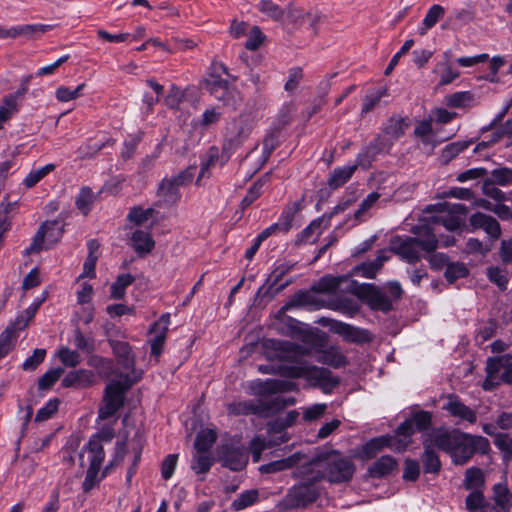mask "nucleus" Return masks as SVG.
Wrapping results in <instances>:
<instances>
[{
  "instance_id": "obj_1",
  "label": "nucleus",
  "mask_w": 512,
  "mask_h": 512,
  "mask_svg": "<svg viewBox=\"0 0 512 512\" xmlns=\"http://www.w3.org/2000/svg\"><path fill=\"white\" fill-rule=\"evenodd\" d=\"M305 473L315 475L314 478L328 480L330 483H343L352 479L355 465L349 457L335 449L323 448L312 460L304 464Z\"/></svg>"
},
{
  "instance_id": "obj_2",
  "label": "nucleus",
  "mask_w": 512,
  "mask_h": 512,
  "mask_svg": "<svg viewBox=\"0 0 512 512\" xmlns=\"http://www.w3.org/2000/svg\"><path fill=\"white\" fill-rule=\"evenodd\" d=\"M305 472L304 465L294 472V476L300 480V483L293 486L286 497L288 505L292 508L306 507L320 496L321 490L316 485L320 480L314 478L315 475Z\"/></svg>"
},
{
  "instance_id": "obj_3",
  "label": "nucleus",
  "mask_w": 512,
  "mask_h": 512,
  "mask_svg": "<svg viewBox=\"0 0 512 512\" xmlns=\"http://www.w3.org/2000/svg\"><path fill=\"white\" fill-rule=\"evenodd\" d=\"M295 399L293 397L276 396L269 401L258 400L254 401H241L231 403L228 406V411L233 415H258L260 417H270L285 407L293 405Z\"/></svg>"
},
{
  "instance_id": "obj_4",
  "label": "nucleus",
  "mask_w": 512,
  "mask_h": 512,
  "mask_svg": "<svg viewBox=\"0 0 512 512\" xmlns=\"http://www.w3.org/2000/svg\"><path fill=\"white\" fill-rule=\"evenodd\" d=\"M219 70L228 75V69L224 64H214L212 71L201 82V85L203 89L224 105L235 106L237 104V90L230 86L228 80L221 77L218 73Z\"/></svg>"
},
{
  "instance_id": "obj_5",
  "label": "nucleus",
  "mask_w": 512,
  "mask_h": 512,
  "mask_svg": "<svg viewBox=\"0 0 512 512\" xmlns=\"http://www.w3.org/2000/svg\"><path fill=\"white\" fill-rule=\"evenodd\" d=\"M135 383L129 374L120 375L119 380L111 381L105 388L104 404L99 410L101 419L112 417L124 403L125 392Z\"/></svg>"
},
{
  "instance_id": "obj_6",
  "label": "nucleus",
  "mask_w": 512,
  "mask_h": 512,
  "mask_svg": "<svg viewBox=\"0 0 512 512\" xmlns=\"http://www.w3.org/2000/svg\"><path fill=\"white\" fill-rule=\"evenodd\" d=\"M195 172L196 166H189L177 175L163 178L157 189L159 202L166 205L176 204L181 198L180 188L192 182Z\"/></svg>"
},
{
  "instance_id": "obj_7",
  "label": "nucleus",
  "mask_w": 512,
  "mask_h": 512,
  "mask_svg": "<svg viewBox=\"0 0 512 512\" xmlns=\"http://www.w3.org/2000/svg\"><path fill=\"white\" fill-rule=\"evenodd\" d=\"M349 291L365 301L372 310L388 312L392 309L390 298L374 284H359L356 281H352Z\"/></svg>"
},
{
  "instance_id": "obj_8",
  "label": "nucleus",
  "mask_w": 512,
  "mask_h": 512,
  "mask_svg": "<svg viewBox=\"0 0 512 512\" xmlns=\"http://www.w3.org/2000/svg\"><path fill=\"white\" fill-rule=\"evenodd\" d=\"M489 449L490 443L487 438L463 433V438L458 441L451 458L454 464L464 465L476 452L485 454Z\"/></svg>"
},
{
  "instance_id": "obj_9",
  "label": "nucleus",
  "mask_w": 512,
  "mask_h": 512,
  "mask_svg": "<svg viewBox=\"0 0 512 512\" xmlns=\"http://www.w3.org/2000/svg\"><path fill=\"white\" fill-rule=\"evenodd\" d=\"M320 323L328 326L331 332L341 336L349 343L361 345L370 343L374 339V336L369 330L355 327L339 320L324 317L320 320Z\"/></svg>"
},
{
  "instance_id": "obj_10",
  "label": "nucleus",
  "mask_w": 512,
  "mask_h": 512,
  "mask_svg": "<svg viewBox=\"0 0 512 512\" xmlns=\"http://www.w3.org/2000/svg\"><path fill=\"white\" fill-rule=\"evenodd\" d=\"M410 443L411 440H401L396 433L395 435H382L365 443L361 448L360 455L363 459H372L385 447L395 451H404Z\"/></svg>"
},
{
  "instance_id": "obj_11",
  "label": "nucleus",
  "mask_w": 512,
  "mask_h": 512,
  "mask_svg": "<svg viewBox=\"0 0 512 512\" xmlns=\"http://www.w3.org/2000/svg\"><path fill=\"white\" fill-rule=\"evenodd\" d=\"M434 210L437 211L439 215L433 216L431 218L432 222L443 225L449 231H454L461 225V219L458 214H464L466 207L462 204H455L451 207L448 203H440L428 207L426 211L431 212Z\"/></svg>"
},
{
  "instance_id": "obj_12",
  "label": "nucleus",
  "mask_w": 512,
  "mask_h": 512,
  "mask_svg": "<svg viewBox=\"0 0 512 512\" xmlns=\"http://www.w3.org/2000/svg\"><path fill=\"white\" fill-rule=\"evenodd\" d=\"M432 424V413L429 411H416L409 419L402 422L396 429V434L401 440H410L415 431L423 432Z\"/></svg>"
},
{
  "instance_id": "obj_13",
  "label": "nucleus",
  "mask_w": 512,
  "mask_h": 512,
  "mask_svg": "<svg viewBox=\"0 0 512 512\" xmlns=\"http://www.w3.org/2000/svg\"><path fill=\"white\" fill-rule=\"evenodd\" d=\"M390 250L409 264H415L421 259V249L416 239L410 236H395L392 238Z\"/></svg>"
},
{
  "instance_id": "obj_14",
  "label": "nucleus",
  "mask_w": 512,
  "mask_h": 512,
  "mask_svg": "<svg viewBox=\"0 0 512 512\" xmlns=\"http://www.w3.org/2000/svg\"><path fill=\"white\" fill-rule=\"evenodd\" d=\"M301 208L302 206L300 201H296L287 205L283 210L278 222L267 227L258 235L259 240L264 241L271 235L279 232L287 233L292 228L295 215L301 210Z\"/></svg>"
},
{
  "instance_id": "obj_15",
  "label": "nucleus",
  "mask_w": 512,
  "mask_h": 512,
  "mask_svg": "<svg viewBox=\"0 0 512 512\" xmlns=\"http://www.w3.org/2000/svg\"><path fill=\"white\" fill-rule=\"evenodd\" d=\"M304 379H306L311 386L319 387L324 392L331 391L340 383L339 378L334 377L329 369L309 365L306 367Z\"/></svg>"
},
{
  "instance_id": "obj_16",
  "label": "nucleus",
  "mask_w": 512,
  "mask_h": 512,
  "mask_svg": "<svg viewBox=\"0 0 512 512\" xmlns=\"http://www.w3.org/2000/svg\"><path fill=\"white\" fill-rule=\"evenodd\" d=\"M170 324V315L163 314L150 328V334L153 337L149 340L151 345V355L158 358L164 347V343L168 333V326Z\"/></svg>"
},
{
  "instance_id": "obj_17",
  "label": "nucleus",
  "mask_w": 512,
  "mask_h": 512,
  "mask_svg": "<svg viewBox=\"0 0 512 512\" xmlns=\"http://www.w3.org/2000/svg\"><path fill=\"white\" fill-rule=\"evenodd\" d=\"M223 465L233 471H241L248 463V457L242 448L223 445L220 451Z\"/></svg>"
},
{
  "instance_id": "obj_18",
  "label": "nucleus",
  "mask_w": 512,
  "mask_h": 512,
  "mask_svg": "<svg viewBox=\"0 0 512 512\" xmlns=\"http://www.w3.org/2000/svg\"><path fill=\"white\" fill-rule=\"evenodd\" d=\"M394 142L391 141L383 132L379 134L363 151L358 154V164H365L375 158L376 155L381 153H388L392 148Z\"/></svg>"
},
{
  "instance_id": "obj_19",
  "label": "nucleus",
  "mask_w": 512,
  "mask_h": 512,
  "mask_svg": "<svg viewBox=\"0 0 512 512\" xmlns=\"http://www.w3.org/2000/svg\"><path fill=\"white\" fill-rule=\"evenodd\" d=\"M463 438V432L453 429H439L437 430L431 439H428L433 443L434 447L448 453L450 456L455 450L458 441Z\"/></svg>"
},
{
  "instance_id": "obj_20",
  "label": "nucleus",
  "mask_w": 512,
  "mask_h": 512,
  "mask_svg": "<svg viewBox=\"0 0 512 512\" xmlns=\"http://www.w3.org/2000/svg\"><path fill=\"white\" fill-rule=\"evenodd\" d=\"M113 434L111 432H101L100 435L93 437L90 439L85 453L87 454V459L89 460V467L99 469L102 466V462L105 458V452L103 446L101 444L100 438L111 441Z\"/></svg>"
},
{
  "instance_id": "obj_21",
  "label": "nucleus",
  "mask_w": 512,
  "mask_h": 512,
  "mask_svg": "<svg viewBox=\"0 0 512 512\" xmlns=\"http://www.w3.org/2000/svg\"><path fill=\"white\" fill-rule=\"evenodd\" d=\"M469 223L474 230L482 229L488 236L496 240L501 235V227L498 221L487 214L477 212L470 216Z\"/></svg>"
},
{
  "instance_id": "obj_22",
  "label": "nucleus",
  "mask_w": 512,
  "mask_h": 512,
  "mask_svg": "<svg viewBox=\"0 0 512 512\" xmlns=\"http://www.w3.org/2000/svg\"><path fill=\"white\" fill-rule=\"evenodd\" d=\"M443 409L446 410L451 416L461 420H466L471 424H474L477 421L476 412L461 402L456 395L450 394L448 396V401L443 406Z\"/></svg>"
},
{
  "instance_id": "obj_23",
  "label": "nucleus",
  "mask_w": 512,
  "mask_h": 512,
  "mask_svg": "<svg viewBox=\"0 0 512 512\" xmlns=\"http://www.w3.org/2000/svg\"><path fill=\"white\" fill-rule=\"evenodd\" d=\"M412 233L417 241L419 248L427 253H433L438 247V239L433 229L428 225L415 226Z\"/></svg>"
},
{
  "instance_id": "obj_24",
  "label": "nucleus",
  "mask_w": 512,
  "mask_h": 512,
  "mask_svg": "<svg viewBox=\"0 0 512 512\" xmlns=\"http://www.w3.org/2000/svg\"><path fill=\"white\" fill-rule=\"evenodd\" d=\"M410 127L409 117H402L399 115L391 116L386 124L384 125L382 132L388 136V138L395 142L400 139Z\"/></svg>"
},
{
  "instance_id": "obj_25",
  "label": "nucleus",
  "mask_w": 512,
  "mask_h": 512,
  "mask_svg": "<svg viewBox=\"0 0 512 512\" xmlns=\"http://www.w3.org/2000/svg\"><path fill=\"white\" fill-rule=\"evenodd\" d=\"M130 245L138 256H145L154 249L155 241L147 231L136 230L130 238Z\"/></svg>"
},
{
  "instance_id": "obj_26",
  "label": "nucleus",
  "mask_w": 512,
  "mask_h": 512,
  "mask_svg": "<svg viewBox=\"0 0 512 512\" xmlns=\"http://www.w3.org/2000/svg\"><path fill=\"white\" fill-rule=\"evenodd\" d=\"M109 344L119 363L127 370L133 369L135 365V356L132 347L128 342L119 340H109Z\"/></svg>"
},
{
  "instance_id": "obj_27",
  "label": "nucleus",
  "mask_w": 512,
  "mask_h": 512,
  "mask_svg": "<svg viewBox=\"0 0 512 512\" xmlns=\"http://www.w3.org/2000/svg\"><path fill=\"white\" fill-rule=\"evenodd\" d=\"M250 128L242 117L232 121L227 127V140L229 148L238 146L249 135Z\"/></svg>"
},
{
  "instance_id": "obj_28",
  "label": "nucleus",
  "mask_w": 512,
  "mask_h": 512,
  "mask_svg": "<svg viewBox=\"0 0 512 512\" xmlns=\"http://www.w3.org/2000/svg\"><path fill=\"white\" fill-rule=\"evenodd\" d=\"M39 229H44L46 248H51L62 239L64 232V220L59 217L55 220L45 221Z\"/></svg>"
},
{
  "instance_id": "obj_29",
  "label": "nucleus",
  "mask_w": 512,
  "mask_h": 512,
  "mask_svg": "<svg viewBox=\"0 0 512 512\" xmlns=\"http://www.w3.org/2000/svg\"><path fill=\"white\" fill-rule=\"evenodd\" d=\"M397 466L398 463L394 457L384 455L369 466L368 473L373 478H382L396 471Z\"/></svg>"
},
{
  "instance_id": "obj_30",
  "label": "nucleus",
  "mask_w": 512,
  "mask_h": 512,
  "mask_svg": "<svg viewBox=\"0 0 512 512\" xmlns=\"http://www.w3.org/2000/svg\"><path fill=\"white\" fill-rule=\"evenodd\" d=\"M360 164L356 161L354 165L335 168L329 175L327 185L335 190L347 183L356 172Z\"/></svg>"
},
{
  "instance_id": "obj_31",
  "label": "nucleus",
  "mask_w": 512,
  "mask_h": 512,
  "mask_svg": "<svg viewBox=\"0 0 512 512\" xmlns=\"http://www.w3.org/2000/svg\"><path fill=\"white\" fill-rule=\"evenodd\" d=\"M301 459L302 454L297 452L290 455L287 458H283L280 460L272 461L268 464L261 465L259 467V471L262 474H274L277 472L285 471L297 465Z\"/></svg>"
},
{
  "instance_id": "obj_32",
  "label": "nucleus",
  "mask_w": 512,
  "mask_h": 512,
  "mask_svg": "<svg viewBox=\"0 0 512 512\" xmlns=\"http://www.w3.org/2000/svg\"><path fill=\"white\" fill-rule=\"evenodd\" d=\"M347 280V276L325 275L311 286V291L315 293L331 294L336 292L340 285Z\"/></svg>"
},
{
  "instance_id": "obj_33",
  "label": "nucleus",
  "mask_w": 512,
  "mask_h": 512,
  "mask_svg": "<svg viewBox=\"0 0 512 512\" xmlns=\"http://www.w3.org/2000/svg\"><path fill=\"white\" fill-rule=\"evenodd\" d=\"M424 452L422 455V462L425 473L438 474L441 470V461L438 454L435 451V447L432 442L425 440Z\"/></svg>"
},
{
  "instance_id": "obj_34",
  "label": "nucleus",
  "mask_w": 512,
  "mask_h": 512,
  "mask_svg": "<svg viewBox=\"0 0 512 512\" xmlns=\"http://www.w3.org/2000/svg\"><path fill=\"white\" fill-rule=\"evenodd\" d=\"M311 292L312 291L300 290L295 293L291 299L281 308L280 313H284L296 307H317L318 300Z\"/></svg>"
},
{
  "instance_id": "obj_35",
  "label": "nucleus",
  "mask_w": 512,
  "mask_h": 512,
  "mask_svg": "<svg viewBox=\"0 0 512 512\" xmlns=\"http://www.w3.org/2000/svg\"><path fill=\"white\" fill-rule=\"evenodd\" d=\"M388 96L387 87H378L370 90L362 99L361 114H367L373 111L379 104L383 97Z\"/></svg>"
},
{
  "instance_id": "obj_36",
  "label": "nucleus",
  "mask_w": 512,
  "mask_h": 512,
  "mask_svg": "<svg viewBox=\"0 0 512 512\" xmlns=\"http://www.w3.org/2000/svg\"><path fill=\"white\" fill-rule=\"evenodd\" d=\"M213 463L214 458L210 451L195 450L192 457L191 469L197 474H205L210 470Z\"/></svg>"
},
{
  "instance_id": "obj_37",
  "label": "nucleus",
  "mask_w": 512,
  "mask_h": 512,
  "mask_svg": "<svg viewBox=\"0 0 512 512\" xmlns=\"http://www.w3.org/2000/svg\"><path fill=\"white\" fill-rule=\"evenodd\" d=\"M512 494L506 484H496L493 487V499L499 510L509 512Z\"/></svg>"
},
{
  "instance_id": "obj_38",
  "label": "nucleus",
  "mask_w": 512,
  "mask_h": 512,
  "mask_svg": "<svg viewBox=\"0 0 512 512\" xmlns=\"http://www.w3.org/2000/svg\"><path fill=\"white\" fill-rule=\"evenodd\" d=\"M277 349L283 353V358L292 362H298L299 358L308 353L305 347L289 341L278 342Z\"/></svg>"
},
{
  "instance_id": "obj_39",
  "label": "nucleus",
  "mask_w": 512,
  "mask_h": 512,
  "mask_svg": "<svg viewBox=\"0 0 512 512\" xmlns=\"http://www.w3.org/2000/svg\"><path fill=\"white\" fill-rule=\"evenodd\" d=\"M445 14V8L439 4L432 5L427 11L423 19V27L420 28L419 34L424 36L427 30L433 28L436 23L443 18Z\"/></svg>"
},
{
  "instance_id": "obj_40",
  "label": "nucleus",
  "mask_w": 512,
  "mask_h": 512,
  "mask_svg": "<svg viewBox=\"0 0 512 512\" xmlns=\"http://www.w3.org/2000/svg\"><path fill=\"white\" fill-rule=\"evenodd\" d=\"M134 281L135 277L130 273L118 275L116 281L111 285V298L115 300L122 299L125 296L126 288L133 284Z\"/></svg>"
},
{
  "instance_id": "obj_41",
  "label": "nucleus",
  "mask_w": 512,
  "mask_h": 512,
  "mask_svg": "<svg viewBox=\"0 0 512 512\" xmlns=\"http://www.w3.org/2000/svg\"><path fill=\"white\" fill-rule=\"evenodd\" d=\"M96 199L95 194L89 187H82L75 199L77 209L84 215H88Z\"/></svg>"
},
{
  "instance_id": "obj_42",
  "label": "nucleus",
  "mask_w": 512,
  "mask_h": 512,
  "mask_svg": "<svg viewBox=\"0 0 512 512\" xmlns=\"http://www.w3.org/2000/svg\"><path fill=\"white\" fill-rule=\"evenodd\" d=\"M93 381V374L85 369L74 370L66 374V387L67 386H87Z\"/></svg>"
},
{
  "instance_id": "obj_43",
  "label": "nucleus",
  "mask_w": 512,
  "mask_h": 512,
  "mask_svg": "<svg viewBox=\"0 0 512 512\" xmlns=\"http://www.w3.org/2000/svg\"><path fill=\"white\" fill-rule=\"evenodd\" d=\"M319 361L334 368H339L347 363V358L337 348L330 347L323 351Z\"/></svg>"
},
{
  "instance_id": "obj_44",
  "label": "nucleus",
  "mask_w": 512,
  "mask_h": 512,
  "mask_svg": "<svg viewBox=\"0 0 512 512\" xmlns=\"http://www.w3.org/2000/svg\"><path fill=\"white\" fill-rule=\"evenodd\" d=\"M216 439L217 434L214 430L203 429L196 436L194 449L198 451H210Z\"/></svg>"
},
{
  "instance_id": "obj_45",
  "label": "nucleus",
  "mask_w": 512,
  "mask_h": 512,
  "mask_svg": "<svg viewBox=\"0 0 512 512\" xmlns=\"http://www.w3.org/2000/svg\"><path fill=\"white\" fill-rule=\"evenodd\" d=\"M74 346L83 353L91 354L95 350V341L93 337L85 336L79 327H75L73 332Z\"/></svg>"
},
{
  "instance_id": "obj_46",
  "label": "nucleus",
  "mask_w": 512,
  "mask_h": 512,
  "mask_svg": "<svg viewBox=\"0 0 512 512\" xmlns=\"http://www.w3.org/2000/svg\"><path fill=\"white\" fill-rule=\"evenodd\" d=\"M387 260L388 257L381 253L373 261L364 262L356 269L361 272L362 276L371 279L375 277L377 271L382 268L384 262Z\"/></svg>"
},
{
  "instance_id": "obj_47",
  "label": "nucleus",
  "mask_w": 512,
  "mask_h": 512,
  "mask_svg": "<svg viewBox=\"0 0 512 512\" xmlns=\"http://www.w3.org/2000/svg\"><path fill=\"white\" fill-rule=\"evenodd\" d=\"M484 474L480 468L471 467L466 470L464 487L467 490H479L484 485Z\"/></svg>"
},
{
  "instance_id": "obj_48",
  "label": "nucleus",
  "mask_w": 512,
  "mask_h": 512,
  "mask_svg": "<svg viewBox=\"0 0 512 512\" xmlns=\"http://www.w3.org/2000/svg\"><path fill=\"white\" fill-rule=\"evenodd\" d=\"M474 102V95L470 91L453 93L446 97V103L453 108H466Z\"/></svg>"
},
{
  "instance_id": "obj_49",
  "label": "nucleus",
  "mask_w": 512,
  "mask_h": 512,
  "mask_svg": "<svg viewBox=\"0 0 512 512\" xmlns=\"http://www.w3.org/2000/svg\"><path fill=\"white\" fill-rule=\"evenodd\" d=\"M62 373V368H54L46 371L38 379V389L40 391L50 390L55 385V383L60 379Z\"/></svg>"
},
{
  "instance_id": "obj_50",
  "label": "nucleus",
  "mask_w": 512,
  "mask_h": 512,
  "mask_svg": "<svg viewBox=\"0 0 512 512\" xmlns=\"http://www.w3.org/2000/svg\"><path fill=\"white\" fill-rule=\"evenodd\" d=\"M512 365V355L504 354L497 357H489L486 362L485 370H489L492 373H497L502 369H506Z\"/></svg>"
},
{
  "instance_id": "obj_51",
  "label": "nucleus",
  "mask_w": 512,
  "mask_h": 512,
  "mask_svg": "<svg viewBox=\"0 0 512 512\" xmlns=\"http://www.w3.org/2000/svg\"><path fill=\"white\" fill-rule=\"evenodd\" d=\"M55 168L54 164H47L41 168L34 169L25 177L23 183L27 188L34 187L46 175H48Z\"/></svg>"
},
{
  "instance_id": "obj_52",
  "label": "nucleus",
  "mask_w": 512,
  "mask_h": 512,
  "mask_svg": "<svg viewBox=\"0 0 512 512\" xmlns=\"http://www.w3.org/2000/svg\"><path fill=\"white\" fill-rule=\"evenodd\" d=\"M468 273V268L464 263H449L446 267L445 278L449 283H454L456 280L466 277Z\"/></svg>"
},
{
  "instance_id": "obj_53",
  "label": "nucleus",
  "mask_w": 512,
  "mask_h": 512,
  "mask_svg": "<svg viewBox=\"0 0 512 512\" xmlns=\"http://www.w3.org/2000/svg\"><path fill=\"white\" fill-rule=\"evenodd\" d=\"M19 330L16 328V324L10 325L0 336V358L7 355L13 347V339L15 338V332Z\"/></svg>"
},
{
  "instance_id": "obj_54",
  "label": "nucleus",
  "mask_w": 512,
  "mask_h": 512,
  "mask_svg": "<svg viewBox=\"0 0 512 512\" xmlns=\"http://www.w3.org/2000/svg\"><path fill=\"white\" fill-rule=\"evenodd\" d=\"M487 277L490 282L497 285L501 291H505L507 289L508 278L505 269H502L498 266L489 267L487 269Z\"/></svg>"
},
{
  "instance_id": "obj_55",
  "label": "nucleus",
  "mask_w": 512,
  "mask_h": 512,
  "mask_svg": "<svg viewBox=\"0 0 512 512\" xmlns=\"http://www.w3.org/2000/svg\"><path fill=\"white\" fill-rule=\"evenodd\" d=\"M330 308L350 316H354L359 312L360 309L359 305L354 300L349 298H341L334 301L330 305Z\"/></svg>"
},
{
  "instance_id": "obj_56",
  "label": "nucleus",
  "mask_w": 512,
  "mask_h": 512,
  "mask_svg": "<svg viewBox=\"0 0 512 512\" xmlns=\"http://www.w3.org/2000/svg\"><path fill=\"white\" fill-rule=\"evenodd\" d=\"M258 499V491L257 490H247L241 493L233 502L232 508L236 511L242 510L252 504H254Z\"/></svg>"
},
{
  "instance_id": "obj_57",
  "label": "nucleus",
  "mask_w": 512,
  "mask_h": 512,
  "mask_svg": "<svg viewBox=\"0 0 512 512\" xmlns=\"http://www.w3.org/2000/svg\"><path fill=\"white\" fill-rule=\"evenodd\" d=\"M247 35L248 39L245 42V48L250 51L259 49L265 40V35L258 26H252Z\"/></svg>"
},
{
  "instance_id": "obj_58",
  "label": "nucleus",
  "mask_w": 512,
  "mask_h": 512,
  "mask_svg": "<svg viewBox=\"0 0 512 512\" xmlns=\"http://www.w3.org/2000/svg\"><path fill=\"white\" fill-rule=\"evenodd\" d=\"M44 249H47L46 240L44 237V229H38L30 245L23 251V255L30 256L39 254Z\"/></svg>"
},
{
  "instance_id": "obj_59",
  "label": "nucleus",
  "mask_w": 512,
  "mask_h": 512,
  "mask_svg": "<svg viewBox=\"0 0 512 512\" xmlns=\"http://www.w3.org/2000/svg\"><path fill=\"white\" fill-rule=\"evenodd\" d=\"M495 446L503 453L504 460L512 459V437L505 433L497 434L494 439Z\"/></svg>"
},
{
  "instance_id": "obj_60",
  "label": "nucleus",
  "mask_w": 512,
  "mask_h": 512,
  "mask_svg": "<svg viewBox=\"0 0 512 512\" xmlns=\"http://www.w3.org/2000/svg\"><path fill=\"white\" fill-rule=\"evenodd\" d=\"M16 111V96H5L3 99V105L0 106V129L2 128V124L6 122Z\"/></svg>"
},
{
  "instance_id": "obj_61",
  "label": "nucleus",
  "mask_w": 512,
  "mask_h": 512,
  "mask_svg": "<svg viewBox=\"0 0 512 512\" xmlns=\"http://www.w3.org/2000/svg\"><path fill=\"white\" fill-rule=\"evenodd\" d=\"M266 179L267 176H264L263 178L253 183V185L249 188L247 194L241 202L243 208L250 206L255 200L259 198L262 193L261 189L266 182Z\"/></svg>"
},
{
  "instance_id": "obj_62",
  "label": "nucleus",
  "mask_w": 512,
  "mask_h": 512,
  "mask_svg": "<svg viewBox=\"0 0 512 512\" xmlns=\"http://www.w3.org/2000/svg\"><path fill=\"white\" fill-rule=\"evenodd\" d=\"M185 97V92L176 85H171L169 92L164 99L165 104L170 109H178Z\"/></svg>"
},
{
  "instance_id": "obj_63",
  "label": "nucleus",
  "mask_w": 512,
  "mask_h": 512,
  "mask_svg": "<svg viewBox=\"0 0 512 512\" xmlns=\"http://www.w3.org/2000/svg\"><path fill=\"white\" fill-rule=\"evenodd\" d=\"M46 357V350L43 348H37L33 351L32 355L29 356L22 364L24 371H34L44 361Z\"/></svg>"
},
{
  "instance_id": "obj_64",
  "label": "nucleus",
  "mask_w": 512,
  "mask_h": 512,
  "mask_svg": "<svg viewBox=\"0 0 512 512\" xmlns=\"http://www.w3.org/2000/svg\"><path fill=\"white\" fill-rule=\"evenodd\" d=\"M485 505L484 495L480 490H473L465 499L466 509L470 512H476L480 508L483 509Z\"/></svg>"
}]
</instances>
